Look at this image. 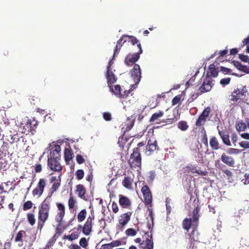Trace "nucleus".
Here are the masks:
<instances>
[{"label":"nucleus","instance_id":"obj_51","mask_svg":"<svg viewBox=\"0 0 249 249\" xmlns=\"http://www.w3.org/2000/svg\"><path fill=\"white\" fill-rule=\"evenodd\" d=\"M239 58L242 61L244 62H248L249 63V58L248 55L243 54H239Z\"/></svg>","mask_w":249,"mask_h":249},{"label":"nucleus","instance_id":"obj_20","mask_svg":"<svg viewBox=\"0 0 249 249\" xmlns=\"http://www.w3.org/2000/svg\"><path fill=\"white\" fill-rule=\"evenodd\" d=\"M54 149H53L50 153V157L48 159L51 160H60V151L61 147L58 145H55L54 147Z\"/></svg>","mask_w":249,"mask_h":249},{"label":"nucleus","instance_id":"obj_18","mask_svg":"<svg viewBox=\"0 0 249 249\" xmlns=\"http://www.w3.org/2000/svg\"><path fill=\"white\" fill-rule=\"evenodd\" d=\"M132 213V212H127L121 214L119 219V224L122 227L125 226L130 221Z\"/></svg>","mask_w":249,"mask_h":249},{"label":"nucleus","instance_id":"obj_22","mask_svg":"<svg viewBox=\"0 0 249 249\" xmlns=\"http://www.w3.org/2000/svg\"><path fill=\"white\" fill-rule=\"evenodd\" d=\"M218 134L222 140L223 142L227 146H231V143L230 141V136L226 130H218Z\"/></svg>","mask_w":249,"mask_h":249},{"label":"nucleus","instance_id":"obj_24","mask_svg":"<svg viewBox=\"0 0 249 249\" xmlns=\"http://www.w3.org/2000/svg\"><path fill=\"white\" fill-rule=\"evenodd\" d=\"M218 71L217 69L215 67L214 64H211L209 65L208 69L207 71V74L206 76H211L215 77L218 75Z\"/></svg>","mask_w":249,"mask_h":249},{"label":"nucleus","instance_id":"obj_62","mask_svg":"<svg viewBox=\"0 0 249 249\" xmlns=\"http://www.w3.org/2000/svg\"><path fill=\"white\" fill-rule=\"evenodd\" d=\"M156 177V173L154 171H150L149 172V178L150 181H152Z\"/></svg>","mask_w":249,"mask_h":249},{"label":"nucleus","instance_id":"obj_7","mask_svg":"<svg viewBox=\"0 0 249 249\" xmlns=\"http://www.w3.org/2000/svg\"><path fill=\"white\" fill-rule=\"evenodd\" d=\"M247 91L245 88H242L241 89H234L231 93L230 100L232 101H237L244 99L246 97Z\"/></svg>","mask_w":249,"mask_h":249},{"label":"nucleus","instance_id":"obj_5","mask_svg":"<svg viewBox=\"0 0 249 249\" xmlns=\"http://www.w3.org/2000/svg\"><path fill=\"white\" fill-rule=\"evenodd\" d=\"M164 115V112L162 111L159 110V111L153 114L149 119V122L151 123H159V122H162L167 124H171L172 123V119H166L160 121V118Z\"/></svg>","mask_w":249,"mask_h":249},{"label":"nucleus","instance_id":"obj_34","mask_svg":"<svg viewBox=\"0 0 249 249\" xmlns=\"http://www.w3.org/2000/svg\"><path fill=\"white\" fill-rule=\"evenodd\" d=\"M144 244L145 246L143 247L142 249H153V242L152 235L150 236V238L146 239Z\"/></svg>","mask_w":249,"mask_h":249},{"label":"nucleus","instance_id":"obj_59","mask_svg":"<svg viewBox=\"0 0 249 249\" xmlns=\"http://www.w3.org/2000/svg\"><path fill=\"white\" fill-rule=\"evenodd\" d=\"M76 161L78 164H81L85 162V160L81 155H78L76 156Z\"/></svg>","mask_w":249,"mask_h":249},{"label":"nucleus","instance_id":"obj_31","mask_svg":"<svg viewBox=\"0 0 249 249\" xmlns=\"http://www.w3.org/2000/svg\"><path fill=\"white\" fill-rule=\"evenodd\" d=\"M210 145L213 149L215 150L220 148L219 143L215 137H213L210 139Z\"/></svg>","mask_w":249,"mask_h":249},{"label":"nucleus","instance_id":"obj_6","mask_svg":"<svg viewBox=\"0 0 249 249\" xmlns=\"http://www.w3.org/2000/svg\"><path fill=\"white\" fill-rule=\"evenodd\" d=\"M124 175V178L122 182V185L126 189L131 190L132 188L135 176L131 172Z\"/></svg>","mask_w":249,"mask_h":249},{"label":"nucleus","instance_id":"obj_38","mask_svg":"<svg viewBox=\"0 0 249 249\" xmlns=\"http://www.w3.org/2000/svg\"><path fill=\"white\" fill-rule=\"evenodd\" d=\"M64 157L66 162H69L72 159V153L71 150L65 149L64 151Z\"/></svg>","mask_w":249,"mask_h":249},{"label":"nucleus","instance_id":"obj_27","mask_svg":"<svg viewBox=\"0 0 249 249\" xmlns=\"http://www.w3.org/2000/svg\"><path fill=\"white\" fill-rule=\"evenodd\" d=\"M127 41V36H125V35H123L121 38L117 42L116 46L114 50V56L120 51L121 47L123 46V44Z\"/></svg>","mask_w":249,"mask_h":249},{"label":"nucleus","instance_id":"obj_14","mask_svg":"<svg viewBox=\"0 0 249 249\" xmlns=\"http://www.w3.org/2000/svg\"><path fill=\"white\" fill-rule=\"evenodd\" d=\"M157 144V141L149 140L147 145L145 147V154L148 156L151 155L156 150L158 146Z\"/></svg>","mask_w":249,"mask_h":249},{"label":"nucleus","instance_id":"obj_35","mask_svg":"<svg viewBox=\"0 0 249 249\" xmlns=\"http://www.w3.org/2000/svg\"><path fill=\"white\" fill-rule=\"evenodd\" d=\"M87 211L85 209L82 210L77 215V220L79 222L83 221L86 217Z\"/></svg>","mask_w":249,"mask_h":249},{"label":"nucleus","instance_id":"obj_61","mask_svg":"<svg viewBox=\"0 0 249 249\" xmlns=\"http://www.w3.org/2000/svg\"><path fill=\"white\" fill-rule=\"evenodd\" d=\"M220 71L224 74L230 73L231 72V70L224 67H220Z\"/></svg>","mask_w":249,"mask_h":249},{"label":"nucleus","instance_id":"obj_41","mask_svg":"<svg viewBox=\"0 0 249 249\" xmlns=\"http://www.w3.org/2000/svg\"><path fill=\"white\" fill-rule=\"evenodd\" d=\"M27 221L32 226H33L36 223L35 215L32 213H28L27 214Z\"/></svg>","mask_w":249,"mask_h":249},{"label":"nucleus","instance_id":"obj_8","mask_svg":"<svg viewBox=\"0 0 249 249\" xmlns=\"http://www.w3.org/2000/svg\"><path fill=\"white\" fill-rule=\"evenodd\" d=\"M130 73L134 83L138 84L141 80L142 74L140 66L138 64H135L130 71Z\"/></svg>","mask_w":249,"mask_h":249},{"label":"nucleus","instance_id":"obj_3","mask_svg":"<svg viewBox=\"0 0 249 249\" xmlns=\"http://www.w3.org/2000/svg\"><path fill=\"white\" fill-rule=\"evenodd\" d=\"M142 53V49L140 48L139 51L135 53H130L126 55L124 58V64L128 67L134 65L135 63L139 59L140 54Z\"/></svg>","mask_w":249,"mask_h":249},{"label":"nucleus","instance_id":"obj_28","mask_svg":"<svg viewBox=\"0 0 249 249\" xmlns=\"http://www.w3.org/2000/svg\"><path fill=\"white\" fill-rule=\"evenodd\" d=\"M76 200L73 196L71 193L70 195V198L68 200V206L70 210H76L77 209Z\"/></svg>","mask_w":249,"mask_h":249},{"label":"nucleus","instance_id":"obj_2","mask_svg":"<svg viewBox=\"0 0 249 249\" xmlns=\"http://www.w3.org/2000/svg\"><path fill=\"white\" fill-rule=\"evenodd\" d=\"M145 144V142H140L137 144V147L133 149V153L130 155L128 160V163L131 168H141L142 156L140 153V148L144 146Z\"/></svg>","mask_w":249,"mask_h":249},{"label":"nucleus","instance_id":"obj_53","mask_svg":"<svg viewBox=\"0 0 249 249\" xmlns=\"http://www.w3.org/2000/svg\"><path fill=\"white\" fill-rule=\"evenodd\" d=\"M231 78L228 77L221 79L220 83L223 86H226L229 84L231 81Z\"/></svg>","mask_w":249,"mask_h":249},{"label":"nucleus","instance_id":"obj_23","mask_svg":"<svg viewBox=\"0 0 249 249\" xmlns=\"http://www.w3.org/2000/svg\"><path fill=\"white\" fill-rule=\"evenodd\" d=\"M135 123V117L133 116L127 117L126 122L124 123V127H123L122 129H124V132L129 131L133 126Z\"/></svg>","mask_w":249,"mask_h":249},{"label":"nucleus","instance_id":"obj_15","mask_svg":"<svg viewBox=\"0 0 249 249\" xmlns=\"http://www.w3.org/2000/svg\"><path fill=\"white\" fill-rule=\"evenodd\" d=\"M60 160H48V164L52 170L55 172H61L62 167L59 162Z\"/></svg>","mask_w":249,"mask_h":249},{"label":"nucleus","instance_id":"obj_30","mask_svg":"<svg viewBox=\"0 0 249 249\" xmlns=\"http://www.w3.org/2000/svg\"><path fill=\"white\" fill-rule=\"evenodd\" d=\"M194 223H193L192 218H186L183 220L182 222V228L185 230L188 231L189 229L191 228V226Z\"/></svg>","mask_w":249,"mask_h":249},{"label":"nucleus","instance_id":"obj_10","mask_svg":"<svg viewBox=\"0 0 249 249\" xmlns=\"http://www.w3.org/2000/svg\"><path fill=\"white\" fill-rule=\"evenodd\" d=\"M212 82L213 80L211 77H209V76L205 77L202 85L200 86L199 89L200 94L209 91L211 90L212 85H213L212 84Z\"/></svg>","mask_w":249,"mask_h":249},{"label":"nucleus","instance_id":"obj_36","mask_svg":"<svg viewBox=\"0 0 249 249\" xmlns=\"http://www.w3.org/2000/svg\"><path fill=\"white\" fill-rule=\"evenodd\" d=\"M79 233L78 232L75 231V232H73V233H72L70 235H65L64 236L63 239H68L69 240L72 241L75 239H77L79 236Z\"/></svg>","mask_w":249,"mask_h":249},{"label":"nucleus","instance_id":"obj_48","mask_svg":"<svg viewBox=\"0 0 249 249\" xmlns=\"http://www.w3.org/2000/svg\"><path fill=\"white\" fill-rule=\"evenodd\" d=\"M79 246L83 248H86L89 245L87 240L85 237H82L79 241Z\"/></svg>","mask_w":249,"mask_h":249},{"label":"nucleus","instance_id":"obj_43","mask_svg":"<svg viewBox=\"0 0 249 249\" xmlns=\"http://www.w3.org/2000/svg\"><path fill=\"white\" fill-rule=\"evenodd\" d=\"M33 203L30 200L26 201L23 205L22 209L23 211H26L32 208Z\"/></svg>","mask_w":249,"mask_h":249},{"label":"nucleus","instance_id":"obj_39","mask_svg":"<svg viewBox=\"0 0 249 249\" xmlns=\"http://www.w3.org/2000/svg\"><path fill=\"white\" fill-rule=\"evenodd\" d=\"M110 91L113 92L116 96L119 97L121 93V88L119 85H117L114 86V89L112 88V86H111Z\"/></svg>","mask_w":249,"mask_h":249},{"label":"nucleus","instance_id":"obj_56","mask_svg":"<svg viewBox=\"0 0 249 249\" xmlns=\"http://www.w3.org/2000/svg\"><path fill=\"white\" fill-rule=\"evenodd\" d=\"M109 246L112 248L115 247L119 246L121 245V242L119 240H116L109 243Z\"/></svg>","mask_w":249,"mask_h":249},{"label":"nucleus","instance_id":"obj_60","mask_svg":"<svg viewBox=\"0 0 249 249\" xmlns=\"http://www.w3.org/2000/svg\"><path fill=\"white\" fill-rule=\"evenodd\" d=\"M60 185V182L54 183L52 187L51 190L53 192H56Z\"/></svg>","mask_w":249,"mask_h":249},{"label":"nucleus","instance_id":"obj_19","mask_svg":"<svg viewBox=\"0 0 249 249\" xmlns=\"http://www.w3.org/2000/svg\"><path fill=\"white\" fill-rule=\"evenodd\" d=\"M221 160L223 163L230 167H233L235 164L234 159L231 156L223 153L221 157Z\"/></svg>","mask_w":249,"mask_h":249},{"label":"nucleus","instance_id":"obj_54","mask_svg":"<svg viewBox=\"0 0 249 249\" xmlns=\"http://www.w3.org/2000/svg\"><path fill=\"white\" fill-rule=\"evenodd\" d=\"M240 147L244 149H249V141H242L239 143Z\"/></svg>","mask_w":249,"mask_h":249},{"label":"nucleus","instance_id":"obj_29","mask_svg":"<svg viewBox=\"0 0 249 249\" xmlns=\"http://www.w3.org/2000/svg\"><path fill=\"white\" fill-rule=\"evenodd\" d=\"M233 63L234 66L238 70L247 73H249V66L243 65L240 62L237 61H234Z\"/></svg>","mask_w":249,"mask_h":249},{"label":"nucleus","instance_id":"obj_50","mask_svg":"<svg viewBox=\"0 0 249 249\" xmlns=\"http://www.w3.org/2000/svg\"><path fill=\"white\" fill-rule=\"evenodd\" d=\"M76 176L78 180L82 179L84 176V172L82 169H79L76 172Z\"/></svg>","mask_w":249,"mask_h":249},{"label":"nucleus","instance_id":"obj_49","mask_svg":"<svg viewBox=\"0 0 249 249\" xmlns=\"http://www.w3.org/2000/svg\"><path fill=\"white\" fill-rule=\"evenodd\" d=\"M125 234L127 236H134L136 235L137 231L135 230L132 228H129L125 231Z\"/></svg>","mask_w":249,"mask_h":249},{"label":"nucleus","instance_id":"obj_32","mask_svg":"<svg viewBox=\"0 0 249 249\" xmlns=\"http://www.w3.org/2000/svg\"><path fill=\"white\" fill-rule=\"evenodd\" d=\"M199 211H200V208L198 206H197L194 209V210L193 211V213H192L193 218L192 219L193 220L194 223H197V221L200 217V215L198 213Z\"/></svg>","mask_w":249,"mask_h":249},{"label":"nucleus","instance_id":"obj_63","mask_svg":"<svg viewBox=\"0 0 249 249\" xmlns=\"http://www.w3.org/2000/svg\"><path fill=\"white\" fill-rule=\"evenodd\" d=\"M61 222L58 223V224L57 225L56 228L55 235L57 234H58V235H59L62 233V231L61 229Z\"/></svg>","mask_w":249,"mask_h":249},{"label":"nucleus","instance_id":"obj_40","mask_svg":"<svg viewBox=\"0 0 249 249\" xmlns=\"http://www.w3.org/2000/svg\"><path fill=\"white\" fill-rule=\"evenodd\" d=\"M178 127L181 130L185 131L188 128L189 126L185 121H181L178 123Z\"/></svg>","mask_w":249,"mask_h":249},{"label":"nucleus","instance_id":"obj_55","mask_svg":"<svg viewBox=\"0 0 249 249\" xmlns=\"http://www.w3.org/2000/svg\"><path fill=\"white\" fill-rule=\"evenodd\" d=\"M181 100V97L179 95L176 96L173 98L172 101V105H176L178 104Z\"/></svg>","mask_w":249,"mask_h":249},{"label":"nucleus","instance_id":"obj_37","mask_svg":"<svg viewBox=\"0 0 249 249\" xmlns=\"http://www.w3.org/2000/svg\"><path fill=\"white\" fill-rule=\"evenodd\" d=\"M235 127L238 131H244L247 128V125L242 121H241L236 123Z\"/></svg>","mask_w":249,"mask_h":249},{"label":"nucleus","instance_id":"obj_12","mask_svg":"<svg viewBox=\"0 0 249 249\" xmlns=\"http://www.w3.org/2000/svg\"><path fill=\"white\" fill-rule=\"evenodd\" d=\"M94 219V216H89L83 227L82 232L86 235L90 234L92 229V222Z\"/></svg>","mask_w":249,"mask_h":249},{"label":"nucleus","instance_id":"obj_64","mask_svg":"<svg viewBox=\"0 0 249 249\" xmlns=\"http://www.w3.org/2000/svg\"><path fill=\"white\" fill-rule=\"evenodd\" d=\"M199 94H201L200 92V93H194L192 94H191V97L190 99V102H191L194 101L195 99H196L198 97Z\"/></svg>","mask_w":249,"mask_h":249},{"label":"nucleus","instance_id":"obj_52","mask_svg":"<svg viewBox=\"0 0 249 249\" xmlns=\"http://www.w3.org/2000/svg\"><path fill=\"white\" fill-rule=\"evenodd\" d=\"M103 116L104 120L107 121H110L112 119L111 115L109 112H104Z\"/></svg>","mask_w":249,"mask_h":249},{"label":"nucleus","instance_id":"obj_17","mask_svg":"<svg viewBox=\"0 0 249 249\" xmlns=\"http://www.w3.org/2000/svg\"><path fill=\"white\" fill-rule=\"evenodd\" d=\"M76 193L78 196L83 200L87 201L88 198L86 196V190L82 184H78L76 186Z\"/></svg>","mask_w":249,"mask_h":249},{"label":"nucleus","instance_id":"obj_45","mask_svg":"<svg viewBox=\"0 0 249 249\" xmlns=\"http://www.w3.org/2000/svg\"><path fill=\"white\" fill-rule=\"evenodd\" d=\"M25 233L24 231H19L15 239V242H18L19 241H22V238H23V234Z\"/></svg>","mask_w":249,"mask_h":249},{"label":"nucleus","instance_id":"obj_9","mask_svg":"<svg viewBox=\"0 0 249 249\" xmlns=\"http://www.w3.org/2000/svg\"><path fill=\"white\" fill-rule=\"evenodd\" d=\"M141 191L143 195L145 204L146 205L150 204L152 201V196L149 187L147 185H144L142 188Z\"/></svg>","mask_w":249,"mask_h":249},{"label":"nucleus","instance_id":"obj_57","mask_svg":"<svg viewBox=\"0 0 249 249\" xmlns=\"http://www.w3.org/2000/svg\"><path fill=\"white\" fill-rule=\"evenodd\" d=\"M111 208H112V211L114 213H117L119 212V208L118 207L117 204L115 201H113L112 203Z\"/></svg>","mask_w":249,"mask_h":249},{"label":"nucleus","instance_id":"obj_26","mask_svg":"<svg viewBox=\"0 0 249 249\" xmlns=\"http://www.w3.org/2000/svg\"><path fill=\"white\" fill-rule=\"evenodd\" d=\"M125 36H127V41L130 42L133 46L136 45L137 51H140V48L142 49L139 40L136 37L129 35H125Z\"/></svg>","mask_w":249,"mask_h":249},{"label":"nucleus","instance_id":"obj_21","mask_svg":"<svg viewBox=\"0 0 249 249\" xmlns=\"http://www.w3.org/2000/svg\"><path fill=\"white\" fill-rule=\"evenodd\" d=\"M182 172L186 176L192 177L193 174L197 172L196 171V167L195 165L189 164L182 168Z\"/></svg>","mask_w":249,"mask_h":249},{"label":"nucleus","instance_id":"obj_33","mask_svg":"<svg viewBox=\"0 0 249 249\" xmlns=\"http://www.w3.org/2000/svg\"><path fill=\"white\" fill-rule=\"evenodd\" d=\"M246 212L244 210L240 209L239 210V211L238 212V214H237L233 216V220L234 221H237V222H236L237 226L241 224V223L240 222L238 223V219H239V220L240 219V217H241L240 214H241L243 216L244 215V214H246Z\"/></svg>","mask_w":249,"mask_h":249},{"label":"nucleus","instance_id":"obj_42","mask_svg":"<svg viewBox=\"0 0 249 249\" xmlns=\"http://www.w3.org/2000/svg\"><path fill=\"white\" fill-rule=\"evenodd\" d=\"M206 120L207 119L199 115L196 122V125L197 127L201 126L205 124Z\"/></svg>","mask_w":249,"mask_h":249},{"label":"nucleus","instance_id":"obj_47","mask_svg":"<svg viewBox=\"0 0 249 249\" xmlns=\"http://www.w3.org/2000/svg\"><path fill=\"white\" fill-rule=\"evenodd\" d=\"M228 53V50L225 49L223 51H219V52H215L212 55L211 58H213L217 55H219V56H223Z\"/></svg>","mask_w":249,"mask_h":249},{"label":"nucleus","instance_id":"obj_13","mask_svg":"<svg viewBox=\"0 0 249 249\" xmlns=\"http://www.w3.org/2000/svg\"><path fill=\"white\" fill-rule=\"evenodd\" d=\"M56 206L58 212L55 216V220L57 222L60 223L65 214V207L63 204L60 203H57Z\"/></svg>","mask_w":249,"mask_h":249},{"label":"nucleus","instance_id":"obj_44","mask_svg":"<svg viewBox=\"0 0 249 249\" xmlns=\"http://www.w3.org/2000/svg\"><path fill=\"white\" fill-rule=\"evenodd\" d=\"M211 112V108L210 107H208L205 108L204 110L202 111V112L200 114V116L203 117V118H205L206 119H207V118L209 116V114Z\"/></svg>","mask_w":249,"mask_h":249},{"label":"nucleus","instance_id":"obj_16","mask_svg":"<svg viewBox=\"0 0 249 249\" xmlns=\"http://www.w3.org/2000/svg\"><path fill=\"white\" fill-rule=\"evenodd\" d=\"M119 203L120 206L124 209H130L131 207V201L127 196L120 195L119 196Z\"/></svg>","mask_w":249,"mask_h":249},{"label":"nucleus","instance_id":"obj_46","mask_svg":"<svg viewBox=\"0 0 249 249\" xmlns=\"http://www.w3.org/2000/svg\"><path fill=\"white\" fill-rule=\"evenodd\" d=\"M171 202V199L169 197L166 198L165 203H166V208L167 210V213L169 214L171 212L172 208L170 205Z\"/></svg>","mask_w":249,"mask_h":249},{"label":"nucleus","instance_id":"obj_11","mask_svg":"<svg viewBox=\"0 0 249 249\" xmlns=\"http://www.w3.org/2000/svg\"><path fill=\"white\" fill-rule=\"evenodd\" d=\"M46 185V182L45 179L44 178H40L37 184L36 187L33 191V196H40L43 193L44 189Z\"/></svg>","mask_w":249,"mask_h":249},{"label":"nucleus","instance_id":"obj_58","mask_svg":"<svg viewBox=\"0 0 249 249\" xmlns=\"http://www.w3.org/2000/svg\"><path fill=\"white\" fill-rule=\"evenodd\" d=\"M130 93V92L129 90H125L123 93L122 92L121 93V95H120L119 97L123 99L126 98Z\"/></svg>","mask_w":249,"mask_h":249},{"label":"nucleus","instance_id":"obj_25","mask_svg":"<svg viewBox=\"0 0 249 249\" xmlns=\"http://www.w3.org/2000/svg\"><path fill=\"white\" fill-rule=\"evenodd\" d=\"M106 78L107 79L108 86L109 89H111V85L116 82L117 78L111 71H107Z\"/></svg>","mask_w":249,"mask_h":249},{"label":"nucleus","instance_id":"obj_1","mask_svg":"<svg viewBox=\"0 0 249 249\" xmlns=\"http://www.w3.org/2000/svg\"><path fill=\"white\" fill-rule=\"evenodd\" d=\"M51 201V196H48L39 206L37 229L40 231L44 226L45 222L48 219Z\"/></svg>","mask_w":249,"mask_h":249},{"label":"nucleus","instance_id":"obj_4","mask_svg":"<svg viewBox=\"0 0 249 249\" xmlns=\"http://www.w3.org/2000/svg\"><path fill=\"white\" fill-rule=\"evenodd\" d=\"M198 232L196 227H194L190 233L188 234L189 243L187 247V249H196V242L199 240Z\"/></svg>","mask_w":249,"mask_h":249}]
</instances>
